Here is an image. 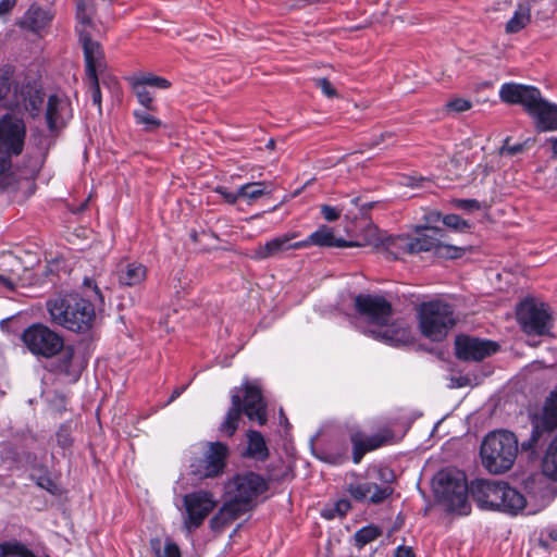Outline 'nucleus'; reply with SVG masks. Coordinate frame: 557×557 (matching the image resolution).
Here are the masks:
<instances>
[{"label":"nucleus","instance_id":"13d9d810","mask_svg":"<svg viewBox=\"0 0 557 557\" xmlns=\"http://www.w3.org/2000/svg\"><path fill=\"white\" fill-rule=\"evenodd\" d=\"M12 91V85L11 83L2 82L0 84V92L3 94L2 97L7 98L9 97V94Z\"/></svg>","mask_w":557,"mask_h":557},{"label":"nucleus","instance_id":"b1692460","mask_svg":"<svg viewBox=\"0 0 557 557\" xmlns=\"http://www.w3.org/2000/svg\"><path fill=\"white\" fill-rule=\"evenodd\" d=\"M15 103L23 104L24 109L33 116L39 115L44 104V92L35 85L27 84L22 87L20 94L17 88H13Z\"/></svg>","mask_w":557,"mask_h":557},{"label":"nucleus","instance_id":"9b49d317","mask_svg":"<svg viewBox=\"0 0 557 557\" xmlns=\"http://www.w3.org/2000/svg\"><path fill=\"white\" fill-rule=\"evenodd\" d=\"M517 320L528 335H547L553 327L548 306L535 299H525L518 306Z\"/></svg>","mask_w":557,"mask_h":557},{"label":"nucleus","instance_id":"39448f33","mask_svg":"<svg viewBox=\"0 0 557 557\" xmlns=\"http://www.w3.org/2000/svg\"><path fill=\"white\" fill-rule=\"evenodd\" d=\"M53 324L76 333L87 332L95 320L94 305L78 294H60L46 304Z\"/></svg>","mask_w":557,"mask_h":557},{"label":"nucleus","instance_id":"4be33fe9","mask_svg":"<svg viewBox=\"0 0 557 557\" xmlns=\"http://www.w3.org/2000/svg\"><path fill=\"white\" fill-rule=\"evenodd\" d=\"M72 115L71 102L66 97L52 95L48 98L46 120L50 131L63 127Z\"/></svg>","mask_w":557,"mask_h":557},{"label":"nucleus","instance_id":"c756f323","mask_svg":"<svg viewBox=\"0 0 557 557\" xmlns=\"http://www.w3.org/2000/svg\"><path fill=\"white\" fill-rule=\"evenodd\" d=\"M531 21L530 4L520 3L511 18L506 23V33L515 34L523 29Z\"/></svg>","mask_w":557,"mask_h":557},{"label":"nucleus","instance_id":"e433bc0d","mask_svg":"<svg viewBox=\"0 0 557 557\" xmlns=\"http://www.w3.org/2000/svg\"><path fill=\"white\" fill-rule=\"evenodd\" d=\"M381 535V530L373 525L363 527L355 534V542L358 547H363L364 545L373 542Z\"/></svg>","mask_w":557,"mask_h":557},{"label":"nucleus","instance_id":"473e14b6","mask_svg":"<svg viewBox=\"0 0 557 557\" xmlns=\"http://www.w3.org/2000/svg\"><path fill=\"white\" fill-rule=\"evenodd\" d=\"M543 473L557 480V436L549 444L542 462Z\"/></svg>","mask_w":557,"mask_h":557},{"label":"nucleus","instance_id":"0e129e2a","mask_svg":"<svg viewBox=\"0 0 557 557\" xmlns=\"http://www.w3.org/2000/svg\"><path fill=\"white\" fill-rule=\"evenodd\" d=\"M440 218H441L440 213H432V221H437V220H440Z\"/></svg>","mask_w":557,"mask_h":557},{"label":"nucleus","instance_id":"e2e57ef3","mask_svg":"<svg viewBox=\"0 0 557 557\" xmlns=\"http://www.w3.org/2000/svg\"><path fill=\"white\" fill-rule=\"evenodd\" d=\"M265 147H267L268 149H274V148H275V140H274V139H272V138H271V139H269V140H268V143H267V145H265Z\"/></svg>","mask_w":557,"mask_h":557},{"label":"nucleus","instance_id":"0eeeda50","mask_svg":"<svg viewBox=\"0 0 557 557\" xmlns=\"http://www.w3.org/2000/svg\"><path fill=\"white\" fill-rule=\"evenodd\" d=\"M433 488L438 502L450 512L467 516L471 511L468 500L470 485L467 484L466 474L455 469L440 471L434 481Z\"/></svg>","mask_w":557,"mask_h":557},{"label":"nucleus","instance_id":"052dcab7","mask_svg":"<svg viewBox=\"0 0 557 557\" xmlns=\"http://www.w3.org/2000/svg\"><path fill=\"white\" fill-rule=\"evenodd\" d=\"M186 389V386H181V387H177L175 388L173 392H172V395L169 399V401H173L174 399H176L177 397L181 396V394Z\"/></svg>","mask_w":557,"mask_h":557},{"label":"nucleus","instance_id":"58836bf2","mask_svg":"<svg viewBox=\"0 0 557 557\" xmlns=\"http://www.w3.org/2000/svg\"><path fill=\"white\" fill-rule=\"evenodd\" d=\"M128 82L138 99V102L147 110H154L156 108L153 106V98L147 88L143 87L141 85H137V83L133 81Z\"/></svg>","mask_w":557,"mask_h":557},{"label":"nucleus","instance_id":"09e8293b","mask_svg":"<svg viewBox=\"0 0 557 557\" xmlns=\"http://www.w3.org/2000/svg\"><path fill=\"white\" fill-rule=\"evenodd\" d=\"M454 205L462 210L473 211L480 209V202L475 199H456Z\"/></svg>","mask_w":557,"mask_h":557},{"label":"nucleus","instance_id":"dca6fc26","mask_svg":"<svg viewBox=\"0 0 557 557\" xmlns=\"http://www.w3.org/2000/svg\"><path fill=\"white\" fill-rule=\"evenodd\" d=\"M25 124L22 119L5 114L0 119V152L20 154L25 138Z\"/></svg>","mask_w":557,"mask_h":557},{"label":"nucleus","instance_id":"2eb2a0df","mask_svg":"<svg viewBox=\"0 0 557 557\" xmlns=\"http://www.w3.org/2000/svg\"><path fill=\"white\" fill-rule=\"evenodd\" d=\"M557 428V386L544 401L541 413L532 417V433L528 442L522 443L523 449L532 448L544 433Z\"/></svg>","mask_w":557,"mask_h":557},{"label":"nucleus","instance_id":"a211bd4d","mask_svg":"<svg viewBox=\"0 0 557 557\" xmlns=\"http://www.w3.org/2000/svg\"><path fill=\"white\" fill-rule=\"evenodd\" d=\"M244 392L242 411L249 420H256L260 425L267 422V405L259 386L245 382L240 388Z\"/></svg>","mask_w":557,"mask_h":557},{"label":"nucleus","instance_id":"f03ea898","mask_svg":"<svg viewBox=\"0 0 557 557\" xmlns=\"http://www.w3.org/2000/svg\"><path fill=\"white\" fill-rule=\"evenodd\" d=\"M357 311L368 321L367 332L375 339L398 346L410 341V331L401 321H392V305L382 296L360 294L355 298Z\"/></svg>","mask_w":557,"mask_h":557},{"label":"nucleus","instance_id":"49530a36","mask_svg":"<svg viewBox=\"0 0 557 557\" xmlns=\"http://www.w3.org/2000/svg\"><path fill=\"white\" fill-rule=\"evenodd\" d=\"M549 542H557V523L546 527L541 532L540 543L547 546Z\"/></svg>","mask_w":557,"mask_h":557},{"label":"nucleus","instance_id":"20e7f679","mask_svg":"<svg viewBox=\"0 0 557 557\" xmlns=\"http://www.w3.org/2000/svg\"><path fill=\"white\" fill-rule=\"evenodd\" d=\"M470 495L482 510L517 515L527 506V499L502 480L475 479L470 483Z\"/></svg>","mask_w":557,"mask_h":557},{"label":"nucleus","instance_id":"774afa93","mask_svg":"<svg viewBox=\"0 0 557 557\" xmlns=\"http://www.w3.org/2000/svg\"><path fill=\"white\" fill-rule=\"evenodd\" d=\"M94 289H95V292H96L97 294H99V295H100V292H99V289H98V287H97L96 285L94 286Z\"/></svg>","mask_w":557,"mask_h":557},{"label":"nucleus","instance_id":"f8f14e48","mask_svg":"<svg viewBox=\"0 0 557 557\" xmlns=\"http://www.w3.org/2000/svg\"><path fill=\"white\" fill-rule=\"evenodd\" d=\"M185 512L183 515L184 527L189 531L198 529L215 508L216 500L211 492L195 491L183 497Z\"/></svg>","mask_w":557,"mask_h":557},{"label":"nucleus","instance_id":"a19ab883","mask_svg":"<svg viewBox=\"0 0 557 557\" xmlns=\"http://www.w3.org/2000/svg\"><path fill=\"white\" fill-rule=\"evenodd\" d=\"M87 79L89 83V91L92 103L98 107V110L101 113V91L98 75L87 76Z\"/></svg>","mask_w":557,"mask_h":557},{"label":"nucleus","instance_id":"72a5a7b5","mask_svg":"<svg viewBox=\"0 0 557 557\" xmlns=\"http://www.w3.org/2000/svg\"><path fill=\"white\" fill-rule=\"evenodd\" d=\"M128 81H133L145 88L153 87L157 89H168L171 87V83L166 78L151 73L135 74L129 77Z\"/></svg>","mask_w":557,"mask_h":557},{"label":"nucleus","instance_id":"2f4dec72","mask_svg":"<svg viewBox=\"0 0 557 557\" xmlns=\"http://www.w3.org/2000/svg\"><path fill=\"white\" fill-rule=\"evenodd\" d=\"M271 184L267 182H252L242 185L238 188V195L240 198H245L248 200H256L262 197L263 195L270 194L272 189H268Z\"/></svg>","mask_w":557,"mask_h":557},{"label":"nucleus","instance_id":"680f3d73","mask_svg":"<svg viewBox=\"0 0 557 557\" xmlns=\"http://www.w3.org/2000/svg\"><path fill=\"white\" fill-rule=\"evenodd\" d=\"M548 140L552 144L553 158H557V137H550Z\"/></svg>","mask_w":557,"mask_h":557},{"label":"nucleus","instance_id":"4c0bfd02","mask_svg":"<svg viewBox=\"0 0 557 557\" xmlns=\"http://www.w3.org/2000/svg\"><path fill=\"white\" fill-rule=\"evenodd\" d=\"M151 546L154 550V557H182L178 546L171 541L165 543L163 552L160 549L159 540H152Z\"/></svg>","mask_w":557,"mask_h":557},{"label":"nucleus","instance_id":"37998d69","mask_svg":"<svg viewBox=\"0 0 557 557\" xmlns=\"http://www.w3.org/2000/svg\"><path fill=\"white\" fill-rule=\"evenodd\" d=\"M18 184L20 178L11 170L0 175V187L3 189H14Z\"/></svg>","mask_w":557,"mask_h":557},{"label":"nucleus","instance_id":"338daca9","mask_svg":"<svg viewBox=\"0 0 557 557\" xmlns=\"http://www.w3.org/2000/svg\"><path fill=\"white\" fill-rule=\"evenodd\" d=\"M344 459H345V456H344V455H342V456H339L336 460H332V462H341V461H343Z\"/></svg>","mask_w":557,"mask_h":557},{"label":"nucleus","instance_id":"3c124183","mask_svg":"<svg viewBox=\"0 0 557 557\" xmlns=\"http://www.w3.org/2000/svg\"><path fill=\"white\" fill-rule=\"evenodd\" d=\"M57 442L62 448H66L72 444L71 435L65 428H60L57 433Z\"/></svg>","mask_w":557,"mask_h":557},{"label":"nucleus","instance_id":"4468645a","mask_svg":"<svg viewBox=\"0 0 557 557\" xmlns=\"http://www.w3.org/2000/svg\"><path fill=\"white\" fill-rule=\"evenodd\" d=\"M443 231L435 227H428L426 233L411 237L413 253L432 251L441 258H460L467 248L446 244Z\"/></svg>","mask_w":557,"mask_h":557},{"label":"nucleus","instance_id":"aec40b11","mask_svg":"<svg viewBox=\"0 0 557 557\" xmlns=\"http://www.w3.org/2000/svg\"><path fill=\"white\" fill-rule=\"evenodd\" d=\"M347 492L358 502L380 504L392 495L393 488L388 485L379 486L373 482L356 480L347 485Z\"/></svg>","mask_w":557,"mask_h":557},{"label":"nucleus","instance_id":"f257e3e1","mask_svg":"<svg viewBox=\"0 0 557 557\" xmlns=\"http://www.w3.org/2000/svg\"><path fill=\"white\" fill-rule=\"evenodd\" d=\"M225 502L211 518L210 528L221 531L238 517L249 511L257 498L269 488L268 482L255 472L234 475L225 483Z\"/></svg>","mask_w":557,"mask_h":557},{"label":"nucleus","instance_id":"ea45409f","mask_svg":"<svg viewBox=\"0 0 557 557\" xmlns=\"http://www.w3.org/2000/svg\"><path fill=\"white\" fill-rule=\"evenodd\" d=\"M442 221L447 227L455 231L465 232L470 228L469 222L457 214H447Z\"/></svg>","mask_w":557,"mask_h":557},{"label":"nucleus","instance_id":"8fccbe9b","mask_svg":"<svg viewBox=\"0 0 557 557\" xmlns=\"http://www.w3.org/2000/svg\"><path fill=\"white\" fill-rule=\"evenodd\" d=\"M214 191L221 195L224 200L231 205L235 203L240 196L238 195V190L236 193L228 191L224 186H216Z\"/></svg>","mask_w":557,"mask_h":557},{"label":"nucleus","instance_id":"412c9836","mask_svg":"<svg viewBox=\"0 0 557 557\" xmlns=\"http://www.w3.org/2000/svg\"><path fill=\"white\" fill-rule=\"evenodd\" d=\"M297 237L296 233H287L281 236L274 237L271 240L267 242L263 245H259L253 250V258L258 260L274 258L281 256L282 253L293 250V249H301L304 248V243L293 242L294 238Z\"/></svg>","mask_w":557,"mask_h":557},{"label":"nucleus","instance_id":"393cba45","mask_svg":"<svg viewBox=\"0 0 557 557\" xmlns=\"http://www.w3.org/2000/svg\"><path fill=\"white\" fill-rule=\"evenodd\" d=\"M300 243L305 244L304 248H307L309 246L336 247V248L358 246V244H356L354 242H347L342 238H336L333 230L326 225H321L315 232L310 234L306 239L300 240Z\"/></svg>","mask_w":557,"mask_h":557},{"label":"nucleus","instance_id":"bb28decb","mask_svg":"<svg viewBox=\"0 0 557 557\" xmlns=\"http://www.w3.org/2000/svg\"><path fill=\"white\" fill-rule=\"evenodd\" d=\"M242 396L236 389L231 397V407L226 412L224 421L220 424L219 431L227 436H233L242 418Z\"/></svg>","mask_w":557,"mask_h":557},{"label":"nucleus","instance_id":"864d4df0","mask_svg":"<svg viewBox=\"0 0 557 557\" xmlns=\"http://www.w3.org/2000/svg\"><path fill=\"white\" fill-rule=\"evenodd\" d=\"M321 212H322L324 219L330 222L336 221L341 215L338 210H336L333 207L326 206V205L321 207Z\"/></svg>","mask_w":557,"mask_h":557},{"label":"nucleus","instance_id":"c85d7f7f","mask_svg":"<svg viewBox=\"0 0 557 557\" xmlns=\"http://www.w3.org/2000/svg\"><path fill=\"white\" fill-rule=\"evenodd\" d=\"M387 255L393 259H399L404 255H413L411 237L399 235L388 237L384 243Z\"/></svg>","mask_w":557,"mask_h":557},{"label":"nucleus","instance_id":"7ed1b4c3","mask_svg":"<svg viewBox=\"0 0 557 557\" xmlns=\"http://www.w3.org/2000/svg\"><path fill=\"white\" fill-rule=\"evenodd\" d=\"M499 97L506 103L523 106L539 132L557 131V104L544 99L537 88L507 83L500 87Z\"/></svg>","mask_w":557,"mask_h":557},{"label":"nucleus","instance_id":"f704fd0d","mask_svg":"<svg viewBox=\"0 0 557 557\" xmlns=\"http://www.w3.org/2000/svg\"><path fill=\"white\" fill-rule=\"evenodd\" d=\"M2 557H36L25 545L18 542H5L0 544Z\"/></svg>","mask_w":557,"mask_h":557},{"label":"nucleus","instance_id":"ddd939ff","mask_svg":"<svg viewBox=\"0 0 557 557\" xmlns=\"http://www.w3.org/2000/svg\"><path fill=\"white\" fill-rule=\"evenodd\" d=\"M228 447L221 442H209L201 458L191 463V473L199 480L216 478L224 472Z\"/></svg>","mask_w":557,"mask_h":557},{"label":"nucleus","instance_id":"f3484780","mask_svg":"<svg viewBox=\"0 0 557 557\" xmlns=\"http://www.w3.org/2000/svg\"><path fill=\"white\" fill-rule=\"evenodd\" d=\"M498 349V344L469 335H458L455 339V350L458 359L463 361H481Z\"/></svg>","mask_w":557,"mask_h":557},{"label":"nucleus","instance_id":"4d7b16f0","mask_svg":"<svg viewBox=\"0 0 557 557\" xmlns=\"http://www.w3.org/2000/svg\"><path fill=\"white\" fill-rule=\"evenodd\" d=\"M395 557H414V554L411 547L408 546H399L395 552Z\"/></svg>","mask_w":557,"mask_h":557},{"label":"nucleus","instance_id":"c03bdc74","mask_svg":"<svg viewBox=\"0 0 557 557\" xmlns=\"http://www.w3.org/2000/svg\"><path fill=\"white\" fill-rule=\"evenodd\" d=\"M351 505H350V502L347 500V499H339L336 504H335V507L333 510H330V511H324L323 512V516L327 519H332L334 518L335 513L333 511H335L339 517H343L345 516L349 509H350Z\"/></svg>","mask_w":557,"mask_h":557},{"label":"nucleus","instance_id":"423d86ee","mask_svg":"<svg viewBox=\"0 0 557 557\" xmlns=\"http://www.w3.org/2000/svg\"><path fill=\"white\" fill-rule=\"evenodd\" d=\"M518 456V440L512 432L499 430L485 435L480 446L484 469L492 474L509 471Z\"/></svg>","mask_w":557,"mask_h":557},{"label":"nucleus","instance_id":"cd10ccee","mask_svg":"<svg viewBox=\"0 0 557 557\" xmlns=\"http://www.w3.org/2000/svg\"><path fill=\"white\" fill-rule=\"evenodd\" d=\"M50 21H51V15L49 14L48 11H46L39 7L32 5L26 11V13L23 17L22 24L26 28H28L35 33H39L46 26H48Z\"/></svg>","mask_w":557,"mask_h":557},{"label":"nucleus","instance_id":"9d476101","mask_svg":"<svg viewBox=\"0 0 557 557\" xmlns=\"http://www.w3.org/2000/svg\"><path fill=\"white\" fill-rule=\"evenodd\" d=\"M21 341L33 356L45 359L57 357L64 343L61 334L42 323L26 327L21 334Z\"/></svg>","mask_w":557,"mask_h":557},{"label":"nucleus","instance_id":"69168bd1","mask_svg":"<svg viewBox=\"0 0 557 557\" xmlns=\"http://www.w3.org/2000/svg\"><path fill=\"white\" fill-rule=\"evenodd\" d=\"M541 0H529V2L527 4H530V7L539 3Z\"/></svg>","mask_w":557,"mask_h":557},{"label":"nucleus","instance_id":"603ef678","mask_svg":"<svg viewBox=\"0 0 557 557\" xmlns=\"http://www.w3.org/2000/svg\"><path fill=\"white\" fill-rule=\"evenodd\" d=\"M524 145L525 144H516V145H508V139H506V143L505 145L502 147L500 149V153L504 154H509V156H513V154H517L519 152H521L523 149H524Z\"/></svg>","mask_w":557,"mask_h":557},{"label":"nucleus","instance_id":"a18cd8bd","mask_svg":"<svg viewBox=\"0 0 557 557\" xmlns=\"http://www.w3.org/2000/svg\"><path fill=\"white\" fill-rule=\"evenodd\" d=\"M446 107L454 112L460 113V112H465V111H468L469 109H471L472 103L468 99L456 98V99L449 100L447 102Z\"/></svg>","mask_w":557,"mask_h":557},{"label":"nucleus","instance_id":"5701e85b","mask_svg":"<svg viewBox=\"0 0 557 557\" xmlns=\"http://www.w3.org/2000/svg\"><path fill=\"white\" fill-rule=\"evenodd\" d=\"M116 278L122 286H137L147 276V268L137 261H121L115 269Z\"/></svg>","mask_w":557,"mask_h":557},{"label":"nucleus","instance_id":"1a4fd4ad","mask_svg":"<svg viewBox=\"0 0 557 557\" xmlns=\"http://www.w3.org/2000/svg\"><path fill=\"white\" fill-rule=\"evenodd\" d=\"M418 318L421 333L435 342L444 339L456 324L453 307L441 300L421 304Z\"/></svg>","mask_w":557,"mask_h":557},{"label":"nucleus","instance_id":"6e6d98bb","mask_svg":"<svg viewBox=\"0 0 557 557\" xmlns=\"http://www.w3.org/2000/svg\"><path fill=\"white\" fill-rule=\"evenodd\" d=\"M10 156L7 152H0V175L11 170Z\"/></svg>","mask_w":557,"mask_h":557},{"label":"nucleus","instance_id":"6e6552de","mask_svg":"<svg viewBox=\"0 0 557 557\" xmlns=\"http://www.w3.org/2000/svg\"><path fill=\"white\" fill-rule=\"evenodd\" d=\"M76 1V32L83 47L86 63V75H97V71L104 66V53L101 45L92 40L90 30L94 28L96 5L91 0Z\"/></svg>","mask_w":557,"mask_h":557},{"label":"nucleus","instance_id":"7c9ffc66","mask_svg":"<svg viewBox=\"0 0 557 557\" xmlns=\"http://www.w3.org/2000/svg\"><path fill=\"white\" fill-rule=\"evenodd\" d=\"M248 448L247 454L259 460H265L269 457V449L264 437L258 431L250 430L247 433Z\"/></svg>","mask_w":557,"mask_h":557},{"label":"nucleus","instance_id":"bf43d9fd","mask_svg":"<svg viewBox=\"0 0 557 557\" xmlns=\"http://www.w3.org/2000/svg\"><path fill=\"white\" fill-rule=\"evenodd\" d=\"M0 285L5 287L9 290H13L14 286H15L14 283L10 278H8L1 274H0Z\"/></svg>","mask_w":557,"mask_h":557},{"label":"nucleus","instance_id":"c9c22d12","mask_svg":"<svg viewBox=\"0 0 557 557\" xmlns=\"http://www.w3.org/2000/svg\"><path fill=\"white\" fill-rule=\"evenodd\" d=\"M133 114L136 123L141 125L145 132H153L162 126V122L147 111L135 110Z\"/></svg>","mask_w":557,"mask_h":557},{"label":"nucleus","instance_id":"a878e982","mask_svg":"<svg viewBox=\"0 0 557 557\" xmlns=\"http://www.w3.org/2000/svg\"><path fill=\"white\" fill-rule=\"evenodd\" d=\"M74 347L70 345L65 346L63 344V348L58 355L60 357L54 364V369L58 373L63 374L70 377L71 381L75 382L81 375L82 367L74 362Z\"/></svg>","mask_w":557,"mask_h":557},{"label":"nucleus","instance_id":"5fc2aeb1","mask_svg":"<svg viewBox=\"0 0 557 557\" xmlns=\"http://www.w3.org/2000/svg\"><path fill=\"white\" fill-rule=\"evenodd\" d=\"M17 0H1L0 1V16L9 14L16 5Z\"/></svg>","mask_w":557,"mask_h":557},{"label":"nucleus","instance_id":"de8ad7c7","mask_svg":"<svg viewBox=\"0 0 557 557\" xmlns=\"http://www.w3.org/2000/svg\"><path fill=\"white\" fill-rule=\"evenodd\" d=\"M314 85L319 87L326 97L332 98L336 96V90L329 79L324 77L315 78Z\"/></svg>","mask_w":557,"mask_h":557},{"label":"nucleus","instance_id":"6ab92c4d","mask_svg":"<svg viewBox=\"0 0 557 557\" xmlns=\"http://www.w3.org/2000/svg\"><path fill=\"white\" fill-rule=\"evenodd\" d=\"M393 434L389 430H384L377 434L368 436L361 431H352L350 434V442L352 444V460L359 463L362 457L371 450L380 448L381 446L391 442Z\"/></svg>","mask_w":557,"mask_h":557},{"label":"nucleus","instance_id":"79ce46f5","mask_svg":"<svg viewBox=\"0 0 557 557\" xmlns=\"http://www.w3.org/2000/svg\"><path fill=\"white\" fill-rule=\"evenodd\" d=\"M36 483L41 488L48 491L51 494H57L59 492V487L54 480L47 473L40 474L36 478Z\"/></svg>","mask_w":557,"mask_h":557}]
</instances>
